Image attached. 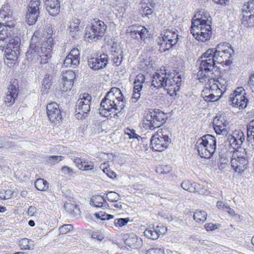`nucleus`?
<instances>
[{
    "label": "nucleus",
    "instance_id": "f257e3e1",
    "mask_svg": "<svg viewBox=\"0 0 254 254\" xmlns=\"http://www.w3.org/2000/svg\"><path fill=\"white\" fill-rule=\"evenodd\" d=\"M125 99L121 91L117 87H113L106 94L100 103L99 113L102 116L107 117L111 115L110 112L118 111L115 115L124 109L125 106Z\"/></svg>",
    "mask_w": 254,
    "mask_h": 254
},
{
    "label": "nucleus",
    "instance_id": "f03ea898",
    "mask_svg": "<svg viewBox=\"0 0 254 254\" xmlns=\"http://www.w3.org/2000/svg\"><path fill=\"white\" fill-rule=\"evenodd\" d=\"M52 30L49 29L47 32L48 37L45 38L41 45L39 44H31L28 50L26 53V59L28 61L34 63L45 64L51 58L52 45L54 44L53 39L50 36Z\"/></svg>",
    "mask_w": 254,
    "mask_h": 254
},
{
    "label": "nucleus",
    "instance_id": "7ed1b4c3",
    "mask_svg": "<svg viewBox=\"0 0 254 254\" xmlns=\"http://www.w3.org/2000/svg\"><path fill=\"white\" fill-rule=\"evenodd\" d=\"M181 76L174 73H167L161 70L153 75L151 86L157 89L163 88L171 96L176 94L180 89Z\"/></svg>",
    "mask_w": 254,
    "mask_h": 254
},
{
    "label": "nucleus",
    "instance_id": "20e7f679",
    "mask_svg": "<svg viewBox=\"0 0 254 254\" xmlns=\"http://www.w3.org/2000/svg\"><path fill=\"white\" fill-rule=\"evenodd\" d=\"M210 23V20L207 18L203 19L202 16L196 19L193 18L190 32L198 41H206L210 39L212 34Z\"/></svg>",
    "mask_w": 254,
    "mask_h": 254
},
{
    "label": "nucleus",
    "instance_id": "39448f33",
    "mask_svg": "<svg viewBox=\"0 0 254 254\" xmlns=\"http://www.w3.org/2000/svg\"><path fill=\"white\" fill-rule=\"evenodd\" d=\"M253 152L241 147L236 149L232 155L231 166L236 172L244 171L247 167L249 160L253 155Z\"/></svg>",
    "mask_w": 254,
    "mask_h": 254
},
{
    "label": "nucleus",
    "instance_id": "423d86ee",
    "mask_svg": "<svg viewBox=\"0 0 254 254\" xmlns=\"http://www.w3.org/2000/svg\"><path fill=\"white\" fill-rule=\"evenodd\" d=\"M107 26L100 20H94L85 28V38L90 42H96L100 40L105 35Z\"/></svg>",
    "mask_w": 254,
    "mask_h": 254
},
{
    "label": "nucleus",
    "instance_id": "0eeeda50",
    "mask_svg": "<svg viewBox=\"0 0 254 254\" xmlns=\"http://www.w3.org/2000/svg\"><path fill=\"white\" fill-rule=\"evenodd\" d=\"M212 50L208 49L198 59L197 63L200 62L197 77H203L206 74H212V71L214 69L216 63L212 57Z\"/></svg>",
    "mask_w": 254,
    "mask_h": 254
},
{
    "label": "nucleus",
    "instance_id": "6e6552de",
    "mask_svg": "<svg viewBox=\"0 0 254 254\" xmlns=\"http://www.w3.org/2000/svg\"><path fill=\"white\" fill-rule=\"evenodd\" d=\"M144 119L146 122L144 123V127L150 130H154L165 124L167 117L162 111L155 109L146 113Z\"/></svg>",
    "mask_w": 254,
    "mask_h": 254
},
{
    "label": "nucleus",
    "instance_id": "1a4fd4ad",
    "mask_svg": "<svg viewBox=\"0 0 254 254\" xmlns=\"http://www.w3.org/2000/svg\"><path fill=\"white\" fill-rule=\"evenodd\" d=\"M164 130L162 128L159 129L157 133L153 135L150 139V145L153 150L157 151H162L166 149L169 143L171 142V139L168 135L165 133Z\"/></svg>",
    "mask_w": 254,
    "mask_h": 254
},
{
    "label": "nucleus",
    "instance_id": "9d476101",
    "mask_svg": "<svg viewBox=\"0 0 254 254\" xmlns=\"http://www.w3.org/2000/svg\"><path fill=\"white\" fill-rule=\"evenodd\" d=\"M92 100L91 96L87 93L81 94L76 104V112L77 118H82L86 117L90 111V104Z\"/></svg>",
    "mask_w": 254,
    "mask_h": 254
},
{
    "label": "nucleus",
    "instance_id": "9b49d317",
    "mask_svg": "<svg viewBox=\"0 0 254 254\" xmlns=\"http://www.w3.org/2000/svg\"><path fill=\"white\" fill-rule=\"evenodd\" d=\"M6 44L4 51V56L7 60L15 61L20 54L19 48L21 43L20 37H15Z\"/></svg>",
    "mask_w": 254,
    "mask_h": 254
},
{
    "label": "nucleus",
    "instance_id": "f8f14e48",
    "mask_svg": "<svg viewBox=\"0 0 254 254\" xmlns=\"http://www.w3.org/2000/svg\"><path fill=\"white\" fill-rule=\"evenodd\" d=\"M40 0H31L29 2L26 16L29 25H33L37 21L40 14Z\"/></svg>",
    "mask_w": 254,
    "mask_h": 254
},
{
    "label": "nucleus",
    "instance_id": "ddd939ff",
    "mask_svg": "<svg viewBox=\"0 0 254 254\" xmlns=\"http://www.w3.org/2000/svg\"><path fill=\"white\" fill-rule=\"evenodd\" d=\"M47 114L50 121L58 124L62 119L61 110L59 105L55 102H52L47 105Z\"/></svg>",
    "mask_w": 254,
    "mask_h": 254
},
{
    "label": "nucleus",
    "instance_id": "4468645a",
    "mask_svg": "<svg viewBox=\"0 0 254 254\" xmlns=\"http://www.w3.org/2000/svg\"><path fill=\"white\" fill-rule=\"evenodd\" d=\"M108 57L105 54L96 57H92L88 60V65L91 69L98 70L103 69L107 65Z\"/></svg>",
    "mask_w": 254,
    "mask_h": 254
},
{
    "label": "nucleus",
    "instance_id": "2eb2a0df",
    "mask_svg": "<svg viewBox=\"0 0 254 254\" xmlns=\"http://www.w3.org/2000/svg\"><path fill=\"white\" fill-rule=\"evenodd\" d=\"M19 92L18 85L15 81L10 83L7 87V92L4 98V102L7 106H10L15 101Z\"/></svg>",
    "mask_w": 254,
    "mask_h": 254
},
{
    "label": "nucleus",
    "instance_id": "dca6fc26",
    "mask_svg": "<svg viewBox=\"0 0 254 254\" xmlns=\"http://www.w3.org/2000/svg\"><path fill=\"white\" fill-rule=\"evenodd\" d=\"M129 30L130 31L128 33L129 34L130 37L138 42L144 41L148 36L147 29L141 26L137 27L131 26L127 29V31Z\"/></svg>",
    "mask_w": 254,
    "mask_h": 254
},
{
    "label": "nucleus",
    "instance_id": "f3484780",
    "mask_svg": "<svg viewBox=\"0 0 254 254\" xmlns=\"http://www.w3.org/2000/svg\"><path fill=\"white\" fill-rule=\"evenodd\" d=\"M181 187L190 192H198L200 194H207L208 191L199 184L191 183L189 180H185L181 184Z\"/></svg>",
    "mask_w": 254,
    "mask_h": 254
},
{
    "label": "nucleus",
    "instance_id": "a211bd4d",
    "mask_svg": "<svg viewBox=\"0 0 254 254\" xmlns=\"http://www.w3.org/2000/svg\"><path fill=\"white\" fill-rule=\"evenodd\" d=\"M79 52L78 49H72L66 57L64 64L66 67L73 66L75 67L79 64Z\"/></svg>",
    "mask_w": 254,
    "mask_h": 254
},
{
    "label": "nucleus",
    "instance_id": "6ab92c4d",
    "mask_svg": "<svg viewBox=\"0 0 254 254\" xmlns=\"http://www.w3.org/2000/svg\"><path fill=\"white\" fill-rule=\"evenodd\" d=\"M212 50V57L217 64H224L229 65L231 62L232 55L227 52L214 51V49H209Z\"/></svg>",
    "mask_w": 254,
    "mask_h": 254
},
{
    "label": "nucleus",
    "instance_id": "aec40b11",
    "mask_svg": "<svg viewBox=\"0 0 254 254\" xmlns=\"http://www.w3.org/2000/svg\"><path fill=\"white\" fill-rule=\"evenodd\" d=\"M167 228L164 226H153L146 229L144 234L149 239L157 240L160 235L165 234Z\"/></svg>",
    "mask_w": 254,
    "mask_h": 254
},
{
    "label": "nucleus",
    "instance_id": "412c9836",
    "mask_svg": "<svg viewBox=\"0 0 254 254\" xmlns=\"http://www.w3.org/2000/svg\"><path fill=\"white\" fill-rule=\"evenodd\" d=\"M244 94H237L234 96L230 97V100L234 107L239 109H244L247 106L248 99L245 96Z\"/></svg>",
    "mask_w": 254,
    "mask_h": 254
},
{
    "label": "nucleus",
    "instance_id": "4be33fe9",
    "mask_svg": "<svg viewBox=\"0 0 254 254\" xmlns=\"http://www.w3.org/2000/svg\"><path fill=\"white\" fill-rule=\"evenodd\" d=\"M0 39L4 40L9 42L13 40L15 37H19L14 35L13 28H9V26L6 25L0 24Z\"/></svg>",
    "mask_w": 254,
    "mask_h": 254
},
{
    "label": "nucleus",
    "instance_id": "5701e85b",
    "mask_svg": "<svg viewBox=\"0 0 254 254\" xmlns=\"http://www.w3.org/2000/svg\"><path fill=\"white\" fill-rule=\"evenodd\" d=\"M200 138L201 139V142H203L205 146L209 149L208 151L213 155L216 149V139L215 137L207 134Z\"/></svg>",
    "mask_w": 254,
    "mask_h": 254
},
{
    "label": "nucleus",
    "instance_id": "b1692460",
    "mask_svg": "<svg viewBox=\"0 0 254 254\" xmlns=\"http://www.w3.org/2000/svg\"><path fill=\"white\" fill-rule=\"evenodd\" d=\"M164 41L170 43L173 46L175 45L179 39V35L175 30L165 29L161 33Z\"/></svg>",
    "mask_w": 254,
    "mask_h": 254
},
{
    "label": "nucleus",
    "instance_id": "393cba45",
    "mask_svg": "<svg viewBox=\"0 0 254 254\" xmlns=\"http://www.w3.org/2000/svg\"><path fill=\"white\" fill-rule=\"evenodd\" d=\"M46 10L51 15L55 16L60 12V2L59 0H44Z\"/></svg>",
    "mask_w": 254,
    "mask_h": 254
},
{
    "label": "nucleus",
    "instance_id": "a878e982",
    "mask_svg": "<svg viewBox=\"0 0 254 254\" xmlns=\"http://www.w3.org/2000/svg\"><path fill=\"white\" fill-rule=\"evenodd\" d=\"M80 23V20L77 18H73L69 23L68 30L70 35L74 38L79 37L80 31L79 25Z\"/></svg>",
    "mask_w": 254,
    "mask_h": 254
},
{
    "label": "nucleus",
    "instance_id": "bb28decb",
    "mask_svg": "<svg viewBox=\"0 0 254 254\" xmlns=\"http://www.w3.org/2000/svg\"><path fill=\"white\" fill-rule=\"evenodd\" d=\"M195 146L201 157L209 158L212 155L210 151H208L209 149L205 146L203 142H201V139L200 138L196 141Z\"/></svg>",
    "mask_w": 254,
    "mask_h": 254
},
{
    "label": "nucleus",
    "instance_id": "cd10ccee",
    "mask_svg": "<svg viewBox=\"0 0 254 254\" xmlns=\"http://www.w3.org/2000/svg\"><path fill=\"white\" fill-rule=\"evenodd\" d=\"M90 204L94 207H102L106 206V204L108 203L103 196L97 195L91 198Z\"/></svg>",
    "mask_w": 254,
    "mask_h": 254
},
{
    "label": "nucleus",
    "instance_id": "c85d7f7f",
    "mask_svg": "<svg viewBox=\"0 0 254 254\" xmlns=\"http://www.w3.org/2000/svg\"><path fill=\"white\" fill-rule=\"evenodd\" d=\"M125 244L130 248L136 249L141 246V239L138 238L136 235H132L126 239Z\"/></svg>",
    "mask_w": 254,
    "mask_h": 254
},
{
    "label": "nucleus",
    "instance_id": "c756f323",
    "mask_svg": "<svg viewBox=\"0 0 254 254\" xmlns=\"http://www.w3.org/2000/svg\"><path fill=\"white\" fill-rule=\"evenodd\" d=\"M156 172L160 176H163L164 177L166 178H170L172 175V168L170 165H161L156 168Z\"/></svg>",
    "mask_w": 254,
    "mask_h": 254
},
{
    "label": "nucleus",
    "instance_id": "7c9ffc66",
    "mask_svg": "<svg viewBox=\"0 0 254 254\" xmlns=\"http://www.w3.org/2000/svg\"><path fill=\"white\" fill-rule=\"evenodd\" d=\"M225 145L229 144L234 149H239L242 144V142L238 140L236 138L231 136V134H229L227 137V139L225 140Z\"/></svg>",
    "mask_w": 254,
    "mask_h": 254
},
{
    "label": "nucleus",
    "instance_id": "2f4dec72",
    "mask_svg": "<svg viewBox=\"0 0 254 254\" xmlns=\"http://www.w3.org/2000/svg\"><path fill=\"white\" fill-rule=\"evenodd\" d=\"M210 49H214V51H217L219 52H227L228 54L232 55L234 53L233 49L231 47V45L226 42L219 43L215 48H211Z\"/></svg>",
    "mask_w": 254,
    "mask_h": 254
},
{
    "label": "nucleus",
    "instance_id": "473e14b6",
    "mask_svg": "<svg viewBox=\"0 0 254 254\" xmlns=\"http://www.w3.org/2000/svg\"><path fill=\"white\" fill-rule=\"evenodd\" d=\"M241 23L247 27L254 26V14L252 13H243V16L241 19Z\"/></svg>",
    "mask_w": 254,
    "mask_h": 254
},
{
    "label": "nucleus",
    "instance_id": "72a5a7b5",
    "mask_svg": "<svg viewBox=\"0 0 254 254\" xmlns=\"http://www.w3.org/2000/svg\"><path fill=\"white\" fill-rule=\"evenodd\" d=\"M213 73H212V74H210V73L206 74V75H205L204 76L202 77V78H200L201 77H197L198 80L201 82H206L205 84V86H207L208 85L211 86V85H213V84H216V83H218L219 81L218 80L216 79L213 77Z\"/></svg>",
    "mask_w": 254,
    "mask_h": 254
},
{
    "label": "nucleus",
    "instance_id": "f704fd0d",
    "mask_svg": "<svg viewBox=\"0 0 254 254\" xmlns=\"http://www.w3.org/2000/svg\"><path fill=\"white\" fill-rule=\"evenodd\" d=\"M142 83L134 81L133 93L132 94V99L137 101L141 96L140 91L142 88Z\"/></svg>",
    "mask_w": 254,
    "mask_h": 254
},
{
    "label": "nucleus",
    "instance_id": "c9c22d12",
    "mask_svg": "<svg viewBox=\"0 0 254 254\" xmlns=\"http://www.w3.org/2000/svg\"><path fill=\"white\" fill-rule=\"evenodd\" d=\"M62 77V81L71 82V84H73V81L75 78V74L72 70H67L63 73Z\"/></svg>",
    "mask_w": 254,
    "mask_h": 254
},
{
    "label": "nucleus",
    "instance_id": "e433bc0d",
    "mask_svg": "<svg viewBox=\"0 0 254 254\" xmlns=\"http://www.w3.org/2000/svg\"><path fill=\"white\" fill-rule=\"evenodd\" d=\"M31 240L27 238L21 239L19 242V246L22 250H32L33 249V244Z\"/></svg>",
    "mask_w": 254,
    "mask_h": 254
},
{
    "label": "nucleus",
    "instance_id": "4c0bfd02",
    "mask_svg": "<svg viewBox=\"0 0 254 254\" xmlns=\"http://www.w3.org/2000/svg\"><path fill=\"white\" fill-rule=\"evenodd\" d=\"M207 217V213L203 210H197L193 214V218L196 222H204Z\"/></svg>",
    "mask_w": 254,
    "mask_h": 254
},
{
    "label": "nucleus",
    "instance_id": "58836bf2",
    "mask_svg": "<svg viewBox=\"0 0 254 254\" xmlns=\"http://www.w3.org/2000/svg\"><path fill=\"white\" fill-rule=\"evenodd\" d=\"M35 186L39 190H44L48 189L49 184L43 179H38L35 182Z\"/></svg>",
    "mask_w": 254,
    "mask_h": 254
},
{
    "label": "nucleus",
    "instance_id": "ea45409f",
    "mask_svg": "<svg viewBox=\"0 0 254 254\" xmlns=\"http://www.w3.org/2000/svg\"><path fill=\"white\" fill-rule=\"evenodd\" d=\"M158 40V43L159 44L158 50L161 53L166 52L173 46L170 43L164 41L163 39L161 40L159 38Z\"/></svg>",
    "mask_w": 254,
    "mask_h": 254
},
{
    "label": "nucleus",
    "instance_id": "a19ab883",
    "mask_svg": "<svg viewBox=\"0 0 254 254\" xmlns=\"http://www.w3.org/2000/svg\"><path fill=\"white\" fill-rule=\"evenodd\" d=\"M242 10L243 13L254 14V0L248 1L243 6Z\"/></svg>",
    "mask_w": 254,
    "mask_h": 254
},
{
    "label": "nucleus",
    "instance_id": "79ce46f5",
    "mask_svg": "<svg viewBox=\"0 0 254 254\" xmlns=\"http://www.w3.org/2000/svg\"><path fill=\"white\" fill-rule=\"evenodd\" d=\"M64 159V157L62 156H50L46 158L47 161L51 165L58 163Z\"/></svg>",
    "mask_w": 254,
    "mask_h": 254
},
{
    "label": "nucleus",
    "instance_id": "37998d69",
    "mask_svg": "<svg viewBox=\"0 0 254 254\" xmlns=\"http://www.w3.org/2000/svg\"><path fill=\"white\" fill-rule=\"evenodd\" d=\"M141 15L143 17H147L148 19L151 18L153 16V9L145 6L143 8Z\"/></svg>",
    "mask_w": 254,
    "mask_h": 254
},
{
    "label": "nucleus",
    "instance_id": "c03bdc74",
    "mask_svg": "<svg viewBox=\"0 0 254 254\" xmlns=\"http://www.w3.org/2000/svg\"><path fill=\"white\" fill-rule=\"evenodd\" d=\"M214 126V129L215 132L217 134H222V135H226L228 133V131L225 128L226 127V125H213Z\"/></svg>",
    "mask_w": 254,
    "mask_h": 254
},
{
    "label": "nucleus",
    "instance_id": "a18cd8bd",
    "mask_svg": "<svg viewBox=\"0 0 254 254\" xmlns=\"http://www.w3.org/2000/svg\"><path fill=\"white\" fill-rule=\"evenodd\" d=\"M72 85L71 82L61 81L59 84V87L63 93L66 92L71 90Z\"/></svg>",
    "mask_w": 254,
    "mask_h": 254
},
{
    "label": "nucleus",
    "instance_id": "49530a36",
    "mask_svg": "<svg viewBox=\"0 0 254 254\" xmlns=\"http://www.w3.org/2000/svg\"><path fill=\"white\" fill-rule=\"evenodd\" d=\"M52 84V77L50 75L46 74L43 79L42 88H44L45 90L49 89Z\"/></svg>",
    "mask_w": 254,
    "mask_h": 254
},
{
    "label": "nucleus",
    "instance_id": "de8ad7c7",
    "mask_svg": "<svg viewBox=\"0 0 254 254\" xmlns=\"http://www.w3.org/2000/svg\"><path fill=\"white\" fill-rule=\"evenodd\" d=\"M65 209L69 213L76 212L77 211H79V208L75 205L70 203H65L64 205Z\"/></svg>",
    "mask_w": 254,
    "mask_h": 254
},
{
    "label": "nucleus",
    "instance_id": "09e8293b",
    "mask_svg": "<svg viewBox=\"0 0 254 254\" xmlns=\"http://www.w3.org/2000/svg\"><path fill=\"white\" fill-rule=\"evenodd\" d=\"M231 136L234 137V138H236V139L239 141L240 140V141H241L242 143H243L245 139L244 133L240 130H236L233 131Z\"/></svg>",
    "mask_w": 254,
    "mask_h": 254
},
{
    "label": "nucleus",
    "instance_id": "8fccbe9b",
    "mask_svg": "<svg viewBox=\"0 0 254 254\" xmlns=\"http://www.w3.org/2000/svg\"><path fill=\"white\" fill-rule=\"evenodd\" d=\"M119 194L114 191H110L106 194L107 199L110 201H117L119 200Z\"/></svg>",
    "mask_w": 254,
    "mask_h": 254
},
{
    "label": "nucleus",
    "instance_id": "3c124183",
    "mask_svg": "<svg viewBox=\"0 0 254 254\" xmlns=\"http://www.w3.org/2000/svg\"><path fill=\"white\" fill-rule=\"evenodd\" d=\"M112 58H117V57L121 56L123 55V50L121 49L120 47H112Z\"/></svg>",
    "mask_w": 254,
    "mask_h": 254
},
{
    "label": "nucleus",
    "instance_id": "603ef678",
    "mask_svg": "<svg viewBox=\"0 0 254 254\" xmlns=\"http://www.w3.org/2000/svg\"><path fill=\"white\" fill-rule=\"evenodd\" d=\"M129 221L128 218L116 219L114 221V224L116 226L122 227L127 224Z\"/></svg>",
    "mask_w": 254,
    "mask_h": 254
},
{
    "label": "nucleus",
    "instance_id": "864d4df0",
    "mask_svg": "<svg viewBox=\"0 0 254 254\" xmlns=\"http://www.w3.org/2000/svg\"><path fill=\"white\" fill-rule=\"evenodd\" d=\"M125 133L126 134L128 135V137L130 139L131 138H136L138 139L139 138H141V136L135 133V130L129 128H126L125 130Z\"/></svg>",
    "mask_w": 254,
    "mask_h": 254
},
{
    "label": "nucleus",
    "instance_id": "5fc2aeb1",
    "mask_svg": "<svg viewBox=\"0 0 254 254\" xmlns=\"http://www.w3.org/2000/svg\"><path fill=\"white\" fill-rule=\"evenodd\" d=\"M11 13H13V12L10 7V5L8 4H5L2 5L0 9V17L4 16L3 14H4V13L8 14Z\"/></svg>",
    "mask_w": 254,
    "mask_h": 254
},
{
    "label": "nucleus",
    "instance_id": "6e6d98bb",
    "mask_svg": "<svg viewBox=\"0 0 254 254\" xmlns=\"http://www.w3.org/2000/svg\"><path fill=\"white\" fill-rule=\"evenodd\" d=\"M62 173L66 176L70 177L73 174V171L67 166H64L61 169Z\"/></svg>",
    "mask_w": 254,
    "mask_h": 254
},
{
    "label": "nucleus",
    "instance_id": "4d7b16f0",
    "mask_svg": "<svg viewBox=\"0 0 254 254\" xmlns=\"http://www.w3.org/2000/svg\"><path fill=\"white\" fill-rule=\"evenodd\" d=\"M218 83H216V84H213V85L211 84V86L209 85L207 86V87L211 90V92H214V94L216 95H218V94L222 91Z\"/></svg>",
    "mask_w": 254,
    "mask_h": 254
},
{
    "label": "nucleus",
    "instance_id": "13d9d810",
    "mask_svg": "<svg viewBox=\"0 0 254 254\" xmlns=\"http://www.w3.org/2000/svg\"><path fill=\"white\" fill-rule=\"evenodd\" d=\"M73 229V226L71 224H64L59 228L61 234H65Z\"/></svg>",
    "mask_w": 254,
    "mask_h": 254
},
{
    "label": "nucleus",
    "instance_id": "bf43d9fd",
    "mask_svg": "<svg viewBox=\"0 0 254 254\" xmlns=\"http://www.w3.org/2000/svg\"><path fill=\"white\" fill-rule=\"evenodd\" d=\"M206 98H203L207 102H213L219 99L220 96L216 95L214 93L209 94Z\"/></svg>",
    "mask_w": 254,
    "mask_h": 254
},
{
    "label": "nucleus",
    "instance_id": "052dcab7",
    "mask_svg": "<svg viewBox=\"0 0 254 254\" xmlns=\"http://www.w3.org/2000/svg\"><path fill=\"white\" fill-rule=\"evenodd\" d=\"M146 254H165L162 248H152L149 249Z\"/></svg>",
    "mask_w": 254,
    "mask_h": 254
},
{
    "label": "nucleus",
    "instance_id": "680f3d73",
    "mask_svg": "<svg viewBox=\"0 0 254 254\" xmlns=\"http://www.w3.org/2000/svg\"><path fill=\"white\" fill-rule=\"evenodd\" d=\"M254 136V119L247 126V135Z\"/></svg>",
    "mask_w": 254,
    "mask_h": 254
},
{
    "label": "nucleus",
    "instance_id": "e2e57ef3",
    "mask_svg": "<svg viewBox=\"0 0 254 254\" xmlns=\"http://www.w3.org/2000/svg\"><path fill=\"white\" fill-rule=\"evenodd\" d=\"M205 228L207 231H213L216 229H218L219 227L220 226V224H214L211 223H207L205 225Z\"/></svg>",
    "mask_w": 254,
    "mask_h": 254
},
{
    "label": "nucleus",
    "instance_id": "0e129e2a",
    "mask_svg": "<svg viewBox=\"0 0 254 254\" xmlns=\"http://www.w3.org/2000/svg\"><path fill=\"white\" fill-rule=\"evenodd\" d=\"M102 170L103 172L109 178H114L116 177V173L114 171H112L110 168L106 167L104 168Z\"/></svg>",
    "mask_w": 254,
    "mask_h": 254
},
{
    "label": "nucleus",
    "instance_id": "69168bd1",
    "mask_svg": "<svg viewBox=\"0 0 254 254\" xmlns=\"http://www.w3.org/2000/svg\"><path fill=\"white\" fill-rule=\"evenodd\" d=\"M94 168V164L93 162L91 161H87V164L83 165V167L80 170L88 171L91 170Z\"/></svg>",
    "mask_w": 254,
    "mask_h": 254
},
{
    "label": "nucleus",
    "instance_id": "338daca9",
    "mask_svg": "<svg viewBox=\"0 0 254 254\" xmlns=\"http://www.w3.org/2000/svg\"><path fill=\"white\" fill-rule=\"evenodd\" d=\"M123 59V55L117 57V58H112V61L113 63L115 64L116 66H119L121 64Z\"/></svg>",
    "mask_w": 254,
    "mask_h": 254
},
{
    "label": "nucleus",
    "instance_id": "774afa93",
    "mask_svg": "<svg viewBox=\"0 0 254 254\" xmlns=\"http://www.w3.org/2000/svg\"><path fill=\"white\" fill-rule=\"evenodd\" d=\"M248 86L250 89L254 92V74H252L248 82Z\"/></svg>",
    "mask_w": 254,
    "mask_h": 254
}]
</instances>
